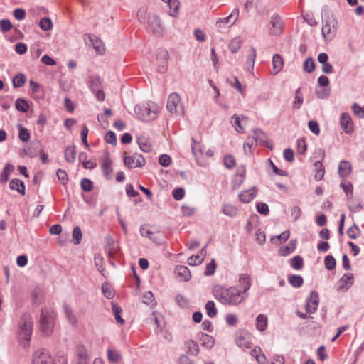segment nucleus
<instances>
[{
	"mask_svg": "<svg viewBox=\"0 0 364 364\" xmlns=\"http://www.w3.org/2000/svg\"><path fill=\"white\" fill-rule=\"evenodd\" d=\"M212 292L214 297L225 306H237L247 297V294H244L237 287L226 288L216 285L213 287Z\"/></svg>",
	"mask_w": 364,
	"mask_h": 364,
	"instance_id": "f257e3e1",
	"label": "nucleus"
},
{
	"mask_svg": "<svg viewBox=\"0 0 364 364\" xmlns=\"http://www.w3.org/2000/svg\"><path fill=\"white\" fill-rule=\"evenodd\" d=\"M57 313L50 307H45L41 310L40 316V329L46 336H50L55 324Z\"/></svg>",
	"mask_w": 364,
	"mask_h": 364,
	"instance_id": "f03ea898",
	"label": "nucleus"
},
{
	"mask_svg": "<svg viewBox=\"0 0 364 364\" xmlns=\"http://www.w3.org/2000/svg\"><path fill=\"white\" fill-rule=\"evenodd\" d=\"M124 166L128 168H141L146 164L144 156L139 153H134L131 156H127L124 153L123 157Z\"/></svg>",
	"mask_w": 364,
	"mask_h": 364,
	"instance_id": "7ed1b4c3",
	"label": "nucleus"
},
{
	"mask_svg": "<svg viewBox=\"0 0 364 364\" xmlns=\"http://www.w3.org/2000/svg\"><path fill=\"white\" fill-rule=\"evenodd\" d=\"M166 107L171 114H178L180 112H183L181 97L178 94L173 92L168 96Z\"/></svg>",
	"mask_w": 364,
	"mask_h": 364,
	"instance_id": "20e7f679",
	"label": "nucleus"
},
{
	"mask_svg": "<svg viewBox=\"0 0 364 364\" xmlns=\"http://www.w3.org/2000/svg\"><path fill=\"white\" fill-rule=\"evenodd\" d=\"M32 364H54L49 352L45 349H38L32 358Z\"/></svg>",
	"mask_w": 364,
	"mask_h": 364,
	"instance_id": "39448f33",
	"label": "nucleus"
},
{
	"mask_svg": "<svg viewBox=\"0 0 364 364\" xmlns=\"http://www.w3.org/2000/svg\"><path fill=\"white\" fill-rule=\"evenodd\" d=\"M284 21L282 18L274 14L271 17L269 21V33L272 36H278L281 35L284 30Z\"/></svg>",
	"mask_w": 364,
	"mask_h": 364,
	"instance_id": "423d86ee",
	"label": "nucleus"
},
{
	"mask_svg": "<svg viewBox=\"0 0 364 364\" xmlns=\"http://www.w3.org/2000/svg\"><path fill=\"white\" fill-rule=\"evenodd\" d=\"M100 164L106 179H111L112 174V161L108 153H105L100 159Z\"/></svg>",
	"mask_w": 364,
	"mask_h": 364,
	"instance_id": "0eeeda50",
	"label": "nucleus"
},
{
	"mask_svg": "<svg viewBox=\"0 0 364 364\" xmlns=\"http://www.w3.org/2000/svg\"><path fill=\"white\" fill-rule=\"evenodd\" d=\"M239 17V10L235 9L232 11L231 14L225 18H218L216 21V27L218 29H222L227 27H229L228 24L232 25Z\"/></svg>",
	"mask_w": 364,
	"mask_h": 364,
	"instance_id": "6e6552de",
	"label": "nucleus"
},
{
	"mask_svg": "<svg viewBox=\"0 0 364 364\" xmlns=\"http://www.w3.org/2000/svg\"><path fill=\"white\" fill-rule=\"evenodd\" d=\"M191 149L192 152L196 159H201L205 156H212L213 155V151H211L210 149L204 151L203 144H201L200 142H197L194 138H192Z\"/></svg>",
	"mask_w": 364,
	"mask_h": 364,
	"instance_id": "1a4fd4ad",
	"label": "nucleus"
},
{
	"mask_svg": "<svg viewBox=\"0 0 364 364\" xmlns=\"http://www.w3.org/2000/svg\"><path fill=\"white\" fill-rule=\"evenodd\" d=\"M235 341L240 348L249 349L252 346L251 335L243 331L237 333Z\"/></svg>",
	"mask_w": 364,
	"mask_h": 364,
	"instance_id": "9d476101",
	"label": "nucleus"
},
{
	"mask_svg": "<svg viewBox=\"0 0 364 364\" xmlns=\"http://www.w3.org/2000/svg\"><path fill=\"white\" fill-rule=\"evenodd\" d=\"M318 294L316 291H311L306 301V309L307 312L310 314L315 312L318 308Z\"/></svg>",
	"mask_w": 364,
	"mask_h": 364,
	"instance_id": "9b49d317",
	"label": "nucleus"
},
{
	"mask_svg": "<svg viewBox=\"0 0 364 364\" xmlns=\"http://www.w3.org/2000/svg\"><path fill=\"white\" fill-rule=\"evenodd\" d=\"M354 282V277L353 274H345L338 282V289L339 291L348 290Z\"/></svg>",
	"mask_w": 364,
	"mask_h": 364,
	"instance_id": "f8f14e48",
	"label": "nucleus"
},
{
	"mask_svg": "<svg viewBox=\"0 0 364 364\" xmlns=\"http://www.w3.org/2000/svg\"><path fill=\"white\" fill-rule=\"evenodd\" d=\"M340 124L346 133L351 134L353 132V123L348 114L343 113L341 114Z\"/></svg>",
	"mask_w": 364,
	"mask_h": 364,
	"instance_id": "ddd939ff",
	"label": "nucleus"
},
{
	"mask_svg": "<svg viewBox=\"0 0 364 364\" xmlns=\"http://www.w3.org/2000/svg\"><path fill=\"white\" fill-rule=\"evenodd\" d=\"M239 289L244 294H247V291L250 289L252 282L251 278L248 274H243L240 275L239 277Z\"/></svg>",
	"mask_w": 364,
	"mask_h": 364,
	"instance_id": "4468645a",
	"label": "nucleus"
},
{
	"mask_svg": "<svg viewBox=\"0 0 364 364\" xmlns=\"http://www.w3.org/2000/svg\"><path fill=\"white\" fill-rule=\"evenodd\" d=\"M329 21H326L322 27V35L326 40L332 39L336 33L334 25Z\"/></svg>",
	"mask_w": 364,
	"mask_h": 364,
	"instance_id": "2eb2a0df",
	"label": "nucleus"
},
{
	"mask_svg": "<svg viewBox=\"0 0 364 364\" xmlns=\"http://www.w3.org/2000/svg\"><path fill=\"white\" fill-rule=\"evenodd\" d=\"M89 40L92 43L93 48L95 50L96 53L99 55H102L105 50V48L102 41L98 37L94 35H90Z\"/></svg>",
	"mask_w": 364,
	"mask_h": 364,
	"instance_id": "dca6fc26",
	"label": "nucleus"
},
{
	"mask_svg": "<svg viewBox=\"0 0 364 364\" xmlns=\"http://www.w3.org/2000/svg\"><path fill=\"white\" fill-rule=\"evenodd\" d=\"M137 143L140 149L144 152H150L152 149V144L149 138L144 135L137 136Z\"/></svg>",
	"mask_w": 364,
	"mask_h": 364,
	"instance_id": "f3484780",
	"label": "nucleus"
},
{
	"mask_svg": "<svg viewBox=\"0 0 364 364\" xmlns=\"http://www.w3.org/2000/svg\"><path fill=\"white\" fill-rule=\"evenodd\" d=\"M149 25L154 33L159 34L162 31L161 23L159 18L156 16L149 17Z\"/></svg>",
	"mask_w": 364,
	"mask_h": 364,
	"instance_id": "a211bd4d",
	"label": "nucleus"
},
{
	"mask_svg": "<svg viewBox=\"0 0 364 364\" xmlns=\"http://www.w3.org/2000/svg\"><path fill=\"white\" fill-rule=\"evenodd\" d=\"M256 195H257L256 189L251 188L250 190H246V191H242L239 195V198L241 202L247 203L251 202L255 198Z\"/></svg>",
	"mask_w": 364,
	"mask_h": 364,
	"instance_id": "6ab92c4d",
	"label": "nucleus"
},
{
	"mask_svg": "<svg viewBox=\"0 0 364 364\" xmlns=\"http://www.w3.org/2000/svg\"><path fill=\"white\" fill-rule=\"evenodd\" d=\"M284 66V60L282 56L279 54H275L272 58V73L277 74L282 70Z\"/></svg>",
	"mask_w": 364,
	"mask_h": 364,
	"instance_id": "aec40b11",
	"label": "nucleus"
},
{
	"mask_svg": "<svg viewBox=\"0 0 364 364\" xmlns=\"http://www.w3.org/2000/svg\"><path fill=\"white\" fill-rule=\"evenodd\" d=\"M175 273L184 281H188L191 277L190 270L188 267L183 265L176 266L175 268Z\"/></svg>",
	"mask_w": 364,
	"mask_h": 364,
	"instance_id": "412c9836",
	"label": "nucleus"
},
{
	"mask_svg": "<svg viewBox=\"0 0 364 364\" xmlns=\"http://www.w3.org/2000/svg\"><path fill=\"white\" fill-rule=\"evenodd\" d=\"M33 326V320L31 317L24 318V341H30Z\"/></svg>",
	"mask_w": 364,
	"mask_h": 364,
	"instance_id": "4be33fe9",
	"label": "nucleus"
},
{
	"mask_svg": "<svg viewBox=\"0 0 364 364\" xmlns=\"http://www.w3.org/2000/svg\"><path fill=\"white\" fill-rule=\"evenodd\" d=\"M64 312L68 323L73 326H77L78 320L73 313V309L68 305H64Z\"/></svg>",
	"mask_w": 364,
	"mask_h": 364,
	"instance_id": "5701e85b",
	"label": "nucleus"
},
{
	"mask_svg": "<svg viewBox=\"0 0 364 364\" xmlns=\"http://www.w3.org/2000/svg\"><path fill=\"white\" fill-rule=\"evenodd\" d=\"M351 172V165L347 161H341L338 166V173L341 177L345 178Z\"/></svg>",
	"mask_w": 364,
	"mask_h": 364,
	"instance_id": "b1692460",
	"label": "nucleus"
},
{
	"mask_svg": "<svg viewBox=\"0 0 364 364\" xmlns=\"http://www.w3.org/2000/svg\"><path fill=\"white\" fill-rule=\"evenodd\" d=\"M14 171V166L11 164H6L0 174V183H5L8 181L9 175Z\"/></svg>",
	"mask_w": 364,
	"mask_h": 364,
	"instance_id": "393cba45",
	"label": "nucleus"
},
{
	"mask_svg": "<svg viewBox=\"0 0 364 364\" xmlns=\"http://www.w3.org/2000/svg\"><path fill=\"white\" fill-rule=\"evenodd\" d=\"M268 319L267 317L263 314H260L257 316L256 318V328L259 331H264L267 327Z\"/></svg>",
	"mask_w": 364,
	"mask_h": 364,
	"instance_id": "a878e982",
	"label": "nucleus"
},
{
	"mask_svg": "<svg viewBox=\"0 0 364 364\" xmlns=\"http://www.w3.org/2000/svg\"><path fill=\"white\" fill-rule=\"evenodd\" d=\"M185 346L187 348L188 353L193 355H197L198 353H199V346L193 340H188V341H186Z\"/></svg>",
	"mask_w": 364,
	"mask_h": 364,
	"instance_id": "bb28decb",
	"label": "nucleus"
},
{
	"mask_svg": "<svg viewBox=\"0 0 364 364\" xmlns=\"http://www.w3.org/2000/svg\"><path fill=\"white\" fill-rule=\"evenodd\" d=\"M222 211L225 215L229 217H235L237 214V208L230 203L224 204L222 208Z\"/></svg>",
	"mask_w": 364,
	"mask_h": 364,
	"instance_id": "cd10ccee",
	"label": "nucleus"
},
{
	"mask_svg": "<svg viewBox=\"0 0 364 364\" xmlns=\"http://www.w3.org/2000/svg\"><path fill=\"white\" fill-rule=\"evenodd\" d=\"M200 340L201 342V346L207 348H211L215 343L214 338L206 333H202L200 337Z\"/></svg>",
	"mask_w": 364,
	"mask_h": 364,
	"instance_id": "c85d7f7f",
	"label": "nucleus"
},
{
	"mask_svg": "<svg viewBox=\"0 0 364 364\" xmlns=\"http://www.w3.org/2000/svg\"><path fill=\"white\" fill-rule=\"evenodd\" d=\"M169 6V14L173 17H176L179 13L180 2L178 0H171L168 2Z\"/></svg>",
	"mask_w": 364,
	"mask_h": 364,
	"instance_id": "c756f323",
	"label": "nucleus"
},
{
	"mask_svg": "<svg viewBox=\"0 0 364 364\" xmlns=\"http://www.w3.org/2000/svg\"><path fill=\"white\" fill-rule=\"evenodd\" d=\"M107 358L109 362L117 363L122 360V355L116 350H107Z\"/></svg>",
	"mask_w": 364,
	"mask_h": 364,
	"instance_id": "7c9ffc66",
	"label": "nucleus"
},
{
	"mask_svg": "<svg viewBox=\"0 0 364 364\" xmlns=\"http://www.w3.org/2000/svg\"><path fill=\"white\" fill-rule=\"evenodd\" d=\"M134 112L139 116L143 120H146L149 114L150 109L147 107H141L136 105L134 107Z\"/></svg>",
	"mask_w": 364,
	"mask_h": 364,
	"instance_id": "2f4dec72",
	"label": "nucleus"
},
{
	"mask_svg": "<svg viewBox=\"0 0 364 364\" xmlns=\"http://www.w3.org/2000/svg\"><path fill=\"white\" fill-rule=\"evenodd\" d=\"M250 355L254 357L259 364H264L266 358L263 353H262L259 348H255L251 350Z\"/></svg>",
	"mask_w": 364,
	"mask_h": 364,
	"instance_id": "473e14b6",
	"label": "nucleus"
},
{
	"mask_svg": "<svg viewBox=\"0 0 364 364\" xmlns=\"http://www.w3.org/2000/svg\"><path fill=\"white\" fill-rule=\"evenodd\" d=\"M316 168L315 178L320 181L323 178L325 173V168L321 161H317L314 164Z\"/></svg>",
	"mask_w": 364,
	"mask_h": 364,
	"instance_id": "72a5a7b5",
	"label": "nucleus"
},
{
	"mask_svg": "<svg viewBox=\"0 0 364 364\" xmlns=\"http://www.w3.org/2000/svg\"><path fill=\"white\" fill-rule=\"evenodd\" d=\"M65 159L69 163L75 161L76 151L75 146H68L65 150Z\"/></svg>",
	"mask_w": 364,
	"mask_h": 364,
	"instance_id": "f704fd0d",
	"label": "nucleus"
},
{
	"mask_svg": "<svg viewBox=\"0 0 364 364\" xmlns=\"http://www.w3.org/2000/svg\"><path fill=\"white\" fill-rule=\"evenodd\" d=\"M142 301L145 304L153 306L156 305V302L154 296L151 291H146L142 296Z\"/></svg>",
	"mask_w": 364,
	"mask_h": 364,
	"instance_id": "c9c22d12",
	"label": "nucleus"
},
{
	"mask_svg": "<svg viewBox=\"0 0 364 364\" xmlns=\"http://www.w3.org/2000/svg\"><path fill=\"white\" fill-rule=\"evenodd\" d=\"M102 81L97 76H92L90 77L89 85L92 92H95L101 86Z\"/></svg>",
	"mask_w": 364,
	"mask_h": 364,
	"instance_id": "e433bc0d",
	"label": "nucleus"
},
{
	"mask_svg": "<svg viewBox=\"0 0 364 364\" xmlns=\"http://www.w3.org/2000/svg\"><path fill=\"white\" fill-rule=\"evenodd\" d=\"M204 255H192L188 259V264L191 266H196L200 264L204 260Z\"/></svg>",
	"mask_w": 364,
	"mask_h": 364,
	"instance_id": "4c0bfd02",
	"label": "nucleus"
},
{
	"mask_svg": "<svg viewBox=\"0 0 364 364\" xmlns=\"http://www.w3.org/2000/svg\"><path fill=\"white\" fill-rule=\"evenodd\" d=\"M232 123L235 127V129L239 133L244 132V127L242 124L241 118L237 114H234L232 117Z\"/></svg>",
	"mask_w": 364,
	"mask_h": 364,
	"instance_id": "58836bf2",
	"label": "nucleus"
},
{
	"mask_svg": "<svg viewBox=\"0 0 364 364\" xmlns=\"http://www.w3.org/2000/svg\"><path fill=\"white\" fill-rule=\"evenodd\" d=\"M289 282L294 287H300L303 284V278L299 275H291L288 278Z\"/></svg>",
	"mask_w": 364,
	"mask_h": 364,
	"instance_id": "ea45409f",
	"label": "nucleus"
},
{
	"mask_svg": "<svg viewBox=\"0 0 364 364\" xmlns=\"http://www.w3.org/2000/svg\"><path fill=\"white\" fill-rule=\"evenodd\" d=\"M205 309L207 311V314L210 317H215L218 314L217 309L215 306V303L213 301H208L206 303Z\"/></svg>",
	"mask_w": 364,
	"mask_h": 364,
	"instance_id": "a19ab883",
	"label": "nucleus"
},
{
	"mask_svg": "<svg viewBox=\"0 0 364 364\" xmlns=\"http://www.w3.org/2000/svg\"><path fill=\"white\" fill-rule=\"evenodd\" d=\"M303 103V95L301 92L300 88H298L295 92V98L293 102V107L299 109Z\"/></svg>",
	"mask_w": 364,
	"mask_h": 364,
	"instance_id": "79ce46f5",
	"label": "nucleus"
},
{
	"mask_svg": "<svg viewBox=\"0 0 364 364\" xmlns=\"http://www.w3.org/2000/svg\"><path fill=\"white\" fill-rule=\"evenodd\" d=\"M9 187L11 190H16L23 194V181L19 179L14 178L11 181Z\"/></svg>",
	"mask_w": 364,
	"mask_h": 364,
	"instance_id": "37998d69",
	"label": "nucleus"
},
{
	"mask_svg": "<svg viewBox=\"0 0 364 364\" xmlns=\"http://www.w3.org/2000/svg\"><path fill=\"white\" fill-rule=\"evenodd\" d=\"M289 235L290 234L288 231H284L282 232L279 235L272 237L271 242L277 245L279 243V242H285L289 237Z\"/></svg>",
	"mask_w": 364,
	"mask_h": 364,
	"instance_id": "c03bdc74",
	"label": "nucleus"
},
{
	"mask_svg": "<svg viewBox=\"0 0 364 364\" xmlns=\"http://www.w3.org/2000/svg\"><path fill=\"white\" fill-rule=\"evenodd\" d=\"M253 139L257 143L264 144L266 142V136L264 133L259 129L254 131Z\"/></svg>",
	"mask_w": 364,
	"mask_h": 364,
	"instance_id": "a18cd8bd",
	"label": "nucleus"
},
{
	"mask_svg": "<svg viewBox=\"0 0 364 364\" xmlns=\"http://www.w3.org/2000/svg\"><path fill=\"white\" fill-rule=\"evenodd\" d=\"M241 45V39L240 38H235L230 41L229 44V48L232 53H236L240 48Z\"/></svg>",
	"mask_w": 364,
	"mask_h": 364,
	"instance_id": "49530a36",
	"label": "nucleus"
},
{
	"mask_svg": "<svg viewBox=\"0 0 364 364\" xmlns=\"http://www.w3.org/2000/svg\"><path fill=\"white\" fill-rule=\"evenodd\" d=\"M82 237V231L80 227H75L73 230V238L75 245L80 244Z\"/></svg>",
	"mask_w": 364,
	"mask_h": 364,
	"instance_id": "de8ad7c7",
	"label": "nucleus"
},
{
	"mask_svg": "<svg viewBox=\"0 0 364 364\" xmlns=\"http://www.w3.org/2000/svg\"><path fill=\"white\" fill-rule=\"evenodd\" d=\"M296 248V244L292 242L289 245L279 249V255L282 256H287L292 253Z\"/></svg>",
	"mask_w": 364,
	"mask_h": 364,
	"instance_id": "09e8293b",
	"label": "nucleus"
},
{
	"mask_svg": "<svg viewBox=\"0 0 364 364\" xmlns=\"http://www.w3.org/2000/svg\"><path fill=\"white\" fill-rule=\"evenodd\" d=\"M347 235L351 239L357 238L360 235L359 228L356 225H353L348 229Z\"/></svg>",
	"mask_w": 364,
	"mask_h": 364,
	"instance_id": "8fccbe9b",
	"label": "nucleus"
},
{
	"mask_svg": "<svg viewBox=\"0 0 364 364\" xmlns=\"http://www.w3.org/2000/svg\"><path fill=\"white\" fill-rule=\"evenodd\" d=\"M112 310L117 321L120 324L124 323V320L121 316L122 309L117 304H112Z\"/></svg>",
	"mask_w": 364,
	"mask_h": 364,
	"instance_id": "3c124183",
	"label": "nucleus"
},
{
	"mask_svg": "<svg viewBox=\"0 0 364 364\" xmlns=\"http://www.w3.org/2000/svg\"><path fill=\"white\" fill-rule=\"evenodd\" d=\"M303 259L300 256H295L291 262V267L295 269H301L303 267Z\"/></svg>",
	"mask_w": 364,
	"mask_h": 364,
	"instance_id": "603ef678",
	"label": "nucleus"
},
{
	"mask_svg": "<svg viewBox=\"0 0 364 364\" xmlns=\"http://www.w3.org/2000/svg\"><path fill=\"white\" fill-rule=\"evenodd\" d=\"M304 70L307 73H311L315 69L314 61L311 58L306 59L304 63Z\"/></svg>",
	"mask_w": 364,
	"mask_h": 364,
	"instance_id": "864d4df0",
	"label": "nucleus"
},
{
	"mask_svg": "<svg viewBox=\"0 0 364 364\" xmlns=\"http://www.w3.org/2000/svg\"><path fill=\"white\" fill-rule=\"evenodd\" d=\"M102 290L106 298L109 299L113 298L114 295V290L108 284H103L102 286Z\"/></svg>",
	"mask_w": 364,
	"mask_h": 364,
	"instance_id": "5fc2aeb1",
	"label": "nucleus"
},
{
	"mask_svg": "<svg viewBox=\"0 0 364 364\" xmlns=\"http://www.w3.org/2000/svg\"><path fill=\"white\" fill-rule=\"evenodd\" d=\"M223 162L225 166L228 168H232L236 165V161L235 158L231 155H227L223 159Z\"/></svg>",
	"mask_w": 364,
	"mask_h": 364,
	"instance_id": "6e6d98bb",
	"label": "nucleus"
},
{
	"mask_svg": "<svg viewBox=\"0 0 364 364\" xmlns=\"http://www.w3.org/2000/svg\"><path fill=\"white\" fill-rule=\"evenodd\" d=\"M40 27L43 31H48L50 30L53 27V23L50 18H44L41 20L40 21Z\"/></svg>",
	"mask_w": 364,
	"mask_h": 364,
	"instance_id": "4d7b16f0",
	"label": "nucleus"
},
{
	"mask_svg": "<svg viewBox=\"0 0 364 364\" xmlns=\"http://www.w3.org/2000/svg\"><path fill=\"white\" fill-rule=\"evenodd\" d=\"M80 186L82 189L85 191H90L93 188L92 182L87 178L82 179Z\"/></svg>",
	"mask_w": 364,
	"mask_h": 364,
	"instance_id": "13d9d810",
	"label": "nucleus"
},
{
	"mask_svg": "<svg viewBox=\"0 0 364 364\" xmlns=\"http://www.w3.org/2000/svg\"><path fill=\"white\" fill-rule=\"evenodd\" d=\"M88 132H89L88 128L85 125H83L82 127V129H81V138H82V143L85 146L86 148H89V144L87 141Z\"/></svg>",
	"mask_w": 364,
	"mask_h": 364,
	"instance_id": "bf43d9fd",
	"label": "nucleus"
},
{
	"mask_svg": "<svg viewBox=\"0 0 364 364\" xmlns=\"http://www.w3.org/2000/svg\"><path fill=\"white\" fill-rule=\"evenodd\" d=\"M325 267L329 270H332L336 267V260L332 256H327L325 258Z\"/></svg>",
	"mask_w": 364,
	"mask_h": 364,
	"instance_id": "052dcab7",
	"label": "nucleus"
},
{
	"mask_svg": "<svg viewBox=\"0 0 364 364\" xmlns=\"http://www.w3.org/2000/svg\"><path fill=\"white\" fill-rule=\"evenodd\" d=\"M12 28V24L10 21L6 19H3L0 21V28L2 32L5 33L11 30Z\"/></svg>",
	"mask_w": 364,
	"mask_h": 364,
	"instance_id": "680f3d73",
	"label": "nucleus"
},
{
	"mask_svg": "<svg viewBox=\"0 0 364 364\" xmlns=\"http://www.w3.org/2000/svg\"><path fill=\"white\" fill-rule=\"evenodd\" d=\"M171 157L167 154H162L159 157V162L164 167H168L171 164Z\"/></svg>",
	"mask_w": 364,
	"mask_h": 364,
	"instance_id": "e2e57ef3",
	"label": "nucleus"
},
{
	"mask_svg": "<svg viewBox=\"0 0 364 364\" xmlns=\"http://www.w3.org/2000/svg\"><path fill=\"white\" fill-rule=\"evenodd\" d=\"M56 175L58 178V180L60 181V182L62 184H63V185L66 184L67 181H68V175L65 171L58 169L57 171Z\"/></svg>",
	"mask_w": 364,
	"mask_h": 364,
	"instance_id": "0e129e2a",
	"label": "nucleus"
},
{
	"mask_svg": "<svg viewBox=\"0 0 364 364\" xmlns=\"http://www.w3.org/2000/svg\"><path fill=\"white\" fill-rule=\"evenodd\" d=\"M105 139L106 142L111 144H115L117 142L116 135L112 131H109L107 132Z\"/></svg>",
	"mask_w": 364,
	"mask_h": 364,
	"instance_id": "69168bd1",
	"label": "nucleus"
},
{
	"mask_svg": "<svg viewBox=\"0 0 364 364\" xmlns=\"http://www.w3.org/2000/svg\"><path fill=\"white\" fill-rule=\"evenodd\" d=\"M309 129L315 134L318 135L320 133V128L318 124L315 121H309L308 124Z\"/></svg>",
	"mask_w": 364,
	"mask_h": 364,
	"instance_id": "338daca9",
	"label": "nucleus"
},
{
	"mask_svg": "<svg viewBox=\"0 0 364 364\" xmlns=\"http://www.w3.org/2000/svg\"><path fill=\"white\" fill-rule=\"evenodd\" d=\"M352 109H353V113L358 117L362 118L364 117V110L358 104H356V103L353 104V105L352 107Z\"/></svg>",
	"mask_w": 364,
	"mask_h": 364,
	"instance_id": "774afa93",
	"label": "nucleus"
}]
</instances>
